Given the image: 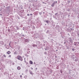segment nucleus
I'll use <instances>...</instances> for the list:
<instances>
[{"mask_svg":"<svg viewBox=\"0 0 79 79\" xmlns=\"http://www.w3.org/2000/svg\"><path fill=\"white\" fill-rule=\"evenodd\" d=\"M36 44L39 45L38 48V49H40V48H42V45L40 44V41L36 42Z\"/></svg>","mask_w":79,"mask_h":79,"instance_id":"f257e3e1","label":"nucleus"},{"mask_svg":"<svg viewBox=\"0 0 79 79\" xmlns=\"http://www.w3.org/2000/svg\"><path fill=\"white\" fill-rule=\"evenodd\" d=\"M24 11V10H20L19 12L18 13V14L20 16H23V14Z\"/></svg>","mask_w":79,"mask_h":79,"instance_id":"f03ea898","label":"nucleus"},{"mask_svg":"<svg viewBox=\"0 0 79 79\" xmlns=\"http://www.w3.org/2000/svg\"><path fill=\"white\" fill-rule=\"evenodd\" d=\"M6 12L7 13H9L10 12V7H6Z\"/></svg>","mask_w":79,"mask_h":79,"instance_id":"7ed1b4c3","label":"nucleus"},{"mask_svg":"<svg viewBox=\"0 0 79 79\" xmlns=\"http://www.w3.org/2000/svg\"><path fill=\"white\" fill-rule=\"evenodd\" d=\"M34 37L35 39H38V37H39V34L38 33H35L34 35Z\"/></svg>","mask_w":79,"mask_h":79,"instance_id":"20e7f679","label":"nucleus"},{"mask_svg":"<svg viewBox=\"0 0 79 79\" xmlns=\"http://www.w3.org/2000/svg\"><path fill=\"white\" fill-rule=\"evenodd\" d=\"M17 59L19 60H20L21 61H23V58L22 57H21V56H17Z\"/></svg>","mask_w":79,"mask_h":79,"instance_id":"39448f33","label":"nucleus"},{"mask_svg":"<svg viewBox=\"0 0 79 79\" xmlns=\"http://www.w3.org/2000/svg\"><path fill=\"white\" fill-rule=\"evenodd\" d=\"M69 40L70 42V43H73V40H72V38H69Z\"/></svg>","mask_w":79,"mask_h":79,"instance_id":"423d86ee","label":"nucleus"},{"mask_svg":"<svg viewBox=\"0 0 79 79\" xmlns=\"http://www.w3.org/2000/svg\"><path fill=\"white\" fill-rule=\"evenodd\" d=\"M25 42H29V39H25L24 40Z\"/></svg>","mask_w":79,"mask_h":79,"instance_id":"0eeeda50","label":"nucleus"},{"mask_svg":"<svg viewBox=\"0 0 79 79\" xmlns=\"http://www.w3.org/2000/svg\"><path fill=\"white\" fill-rule=\"evenodd\" d=\"M30 49H29V48L27 49V53H28V54H29L30 53Z\"/></svg>","mask_w":79,"mask_h":79,"instance_id":"6e6552de","label":"nucleus"},{"mask_svg":"<svg viewBox=\"0 0 79 79\" xmlns=\"http://www.w3.org/2000/svg\"><path fill=\"white\" fill-rule=\"evenodd\" d=\"M56 28L57 30H58V29H59V26L58 25H56Z\"/></svg>","mask_w":79,"mask_h":79,"instance_id":"1a4fd4ad","label":"nucleus"},{"mask_svg":"<svg viewBox=\"0 0 79 79\" xmlns=\"http://www.w3.org/2000/svg\"><path fill=\"white\" fill-rule=\"evenodd\" d=\"M0 45H4V43L3 41L0 42Z\"/></svg>","mask_w":79,"mask_h":79,"instance_id":"9d476101","label":"nucleus"},{"mask_svg":"<svg viewBox=\"0 0 79 79\" xmlns=\"http://www.w3.org/2000/svg\"><path fill=\"white\" fill-rule=\"evenodd\" d=\"M77 42H74L73 45H75V46H76V45H77Z\"/></svg>","mask_w":79,"mask_h":79,"instance_id":"9b49d317","label":"nucleus"},{"mask_svg":"<svg viewBox=\"0 0 79 79\" xmlns=\"http://www.w3.org/2000/svg\"><path fill=\"white\" fill-rule=\"evenodd\" d=\"M32 46L33 47H37V45L35 44H33L32 45Z\"/></svg>","mask_w":79,"mask_h":79,"instance_id":"f8f14e48","label":"nucleus"},{"mask_svg":"<svg viewBox=\"0 0 79 79\" xmlns=\"http://www.w3.org/2000/svg\"><path fill=\"white\" fill-rule=\"evenodd\" d=\"M29 63L30 64H33V62H32V61L30 60L29 61Z\"/></svg>","mask_w":79,"mask_h":79,"instance_id":"ddd939ff","label":"nucleus"},{"mask_svg":"<svg viewBox=\"0 0 79 79\" xmlns=\"http://www.w3.org/2000/svg\"><path fill=\"white\" fill-rule=\"evenodd\" d=\"M7 54H8V55H9V54H10L11 53V52L10 51H8L6 52Z\"/></svg>","mask_w":79,"mask_h":79,"instance_id":"4468645a","label":"nucleus"},{"mask_svg":"<svg viewBox=\"0 0 79 79\" xmlns=\"http://www.w3.org/2000/svg\"><path fill=\"white\" fill-rule=\"evenodd\" d=\"M29 72H30V74H31V75H33V73H32V72L31 71H29Z\"/></svg>","mask_w":79,"mask_h":79,"instance_id":"2eb2a0df","label":"nucleus"},{"mask_svg":"<svg viewBox=\"0 0 79 79\" xmlns=\"http://www.w3.org/2000/svg\"><path fill=\"white\" fill-rule=\"evenodd\" d=\"M55 6V4L53 2V3L52 4V5H51V6H52V7H53Z\"/></svg>","mask_w":79,"mask_h":79,"instance_id":"dca6fc26","label":"nucleus"},{"mask_svg":"<svg viewBox=\"0 0 79 79\" xmlns=\"http://www.w3.org/2000/svg\"><path fill=\"white\" fill-rule=\"evenodd\" d=\"M17 68L18 70H20L21 69V67L19 66H18Z\"/></svg>","mask_w":79,"mask_h":79,"instance_id":"f3484780","label":"nucleus"},{"mask_svg":"<svg viewBox=\"0 0 79 79\" xmlns=\"http://www.w3.org/2000/svg\"><path fill=\"white\" fill-rule=\"evenodd\" d=\"M79 60V59H78V58H76V59H75V61H77Z\"/></svg>","mask_w":79,"mask_h":79,"instance_id":"a211bd4d","label":"nucleus"},{"mask_svg":"<svg viewBox=\"0 0 79 79\" xmlns=\"http://www.w3.org/2000/svg\"><path fill=\"white\" fill-rule=\"evenodd\" d=\"M72 57L73 58V59H74V58H76V56H75V55H73L72 56Z\"/></svg>","mask_w":79,"mask_h":79,"instance_id":"6ab92c4d","label":"nucleus"},{"mask_svg":"<svg viewBox=\"0 0 79 79\" xmlns=\"http://www.w3.org/2000/svg\"><path fill=\"white\" fill-rule=\"evenodd\" d=\"M46 22L48 24V23H50V21L48 20H46Z\"/></svg>","mask_w":79,"mask_h":79,"instance_id":"aec40b11","label":"nucleus"},{"mask_svg":"<svg viewBox=\"0 0 79 79\" xmlns=\"http://www.w3.org/2000/svg\"><path fill=\"white\" fill-rule=\"evenodd\" d=\"M57 1H54L53 3L54 4V5H55V4H56L57 3Z\"/></svg>","mask_w":79,"mask_h":79,"instance_id":"412c9836","label":"nucleus"},{"mask_svg":"<svg viewBox=\"0 0 79 79\" xmlns=\"http://www.w3.org/2000/svg\"><path fill=\"white\" fill-rule=\"evenodd\" d=\"M18 35H19V36H20V37H21L22 36L19 33H18Z\"/></svg>","mask_w":79,"mask_h":79,"instance_id":"4be33fe9","label":"nucleus"},{"mask_svg":"<svg viewBox=\"0 0 79 79\" xmlns=\"http://www.w3.org/2000/svg\"><path fill=\"white\" fill-rule=\"evenodd\" d=\"M8 59H6V60L5 61L6 63H7L8 62Z\"/></svg>","mask_w":79,"mask_h":79,"instance_id":"5701e85b","label":"nucleus"},{"mask_svg":"<svg viewBox=\"0 0 79 79\" xmlns=\"http://www.w3.org/2000/svg\"><path fill=\"white\" fill-rule=\"evenodd\" d=\"M38 5H39L38 6H39V7H40V6H41V4L39 3Z\"/></svg>","mask_w":79,"mask_h":79,"instance_id":"b1692460","label":"nucleus"},{"mask_svg":"<svg viewBox=\"0 0 79 79\" xmlns=\"http://www.w3.org/2000/svg\"><path fill=\"white\" fill-rule=\"evenodd\" d=\"M62 48H63V45H60V49H61Z\"/></svg>","mask_w":79,"mask_h":79,"instance_id":"393cba45","label":"nucleus"},{"mask_svg":"<svg viewBox=\"0 0 79 79\" xmlns=\"http://www.w3.org/2000/svg\"><path fill=\"white\" fill-rule=\"evenodd\" d=\"M6 48H7V49H9V47L8 46H7L6 47Z\"/></svg>","mask_w":79,"mask_h":79,"instance_id":"a878e982","label":"nucleus"},{"mask_svg":"<svg viewBox=\"0 0 79 79\" xmlns=\"http://www.w3.org/2000/svg\"><path fill=\"white\" fill-rule=\"evenodd\" d=\"M60 14L61 16H62V15H63V12H60Z\"/></svg>","mask_w":79,"mask_h":79,"instance_id":"bb28decb","label":"nucleus"},{"mask_svg":"<svg viewBox=\"0 0 79 79\" xmlns=\"http://www.w3.org/2000/svg\"><path fill=\"white\" fill-rule=\"evenodd\" d=\"M31 34H33V33H34V32L33 31H31Z\"/></svg>","mask_w":79,"mask_h":79,"instance_id":"cd10ccee","label":"nucleus"},{"mask_svg":"<svg viewBox=\"0 0 79 79\" xmlns=\"http://www.w3.org/2000/svg\"><path fill=\"white\" fill-rule=\"evenodd\" d=\"M72 51H73V52H74L75 49L74 48H72Z\"/></svg>","mask_w":79,"mask_h":79,"instance_id":"c85d7f7f","label":"nucleus"},{"mask_svg":"<svg viewBox=\"0 0 79 79\" xmlns=\"http://www.w3.org/2000/svg\"><path fill=\"white\" fill-rule=\"evenodd\" d=\"M8 32H10V29H8Z\"/></svg>","mask_w":79,"mask_h":79,"instance_id":"c756f323","label":"nucleus"},{"mask_svg":"<svg viewBox=\"0 0 79 79\" xmlns=\"http://www.w3.org/2000/svg\"><path fill=\"white\" fill-rule=\"evenodd\" d=\"M70 1H68V3H70Z\"/></svg>","mask_w":79,"mask_h":79,"instance_id":"7c9ffc66","label":"nucleus"},{"mask_svg":"<svg viewBox=\"0 0 79 79\" xmlns=\"http://www.w3.org/2000/svg\"><path fill=\"white\" fill-rule=\"evenodd\" d=\"M20 48H21V47H19L18 48V50H19Z\"/></svg>","mask_w":79,"mask_h":79,"instance_id":"2f4dec72","label":"nucleus"},{"mask_svg":"<svg viewBox=\"0 0 79 79\" xmlns=\"http://www.w3.org/2000/svg\"><path fill=\"white\" fill-rule=\"evenodd\" d=\"M14 54H17V52L16 51L15 52Z\"/></svg>","mask_w":79,"mask_h":79,"instance_id":"473e14b6","label":"nucleus"},{"mask_svg":"<svg viewBox=\"0 0 79 79\" xmlns=\"http://www.w3.org/2000/svg\"><path fill=\"white\" fill-rule=\"evenodd\" d=\"M44 54L45 55H47V52H45L44 53Z\"/></svg>","mask_w":79,"mask_h":79,"instance_id":"72a5a7b5","label":"nucleus"},{"mask_svg":"<svg viewBox=\"0 0 79 79\" xmlns=\"http://www.w3.org/2000/svg\"><path fill=\"white\" fill-rule=\"evenodd\" d=\"M52 26L53 27H55V24H53Z\"/></svg>","mask_w":79,"mask_h":79,"instance_id":"f704fd0d","label":"nucleus"},{"mask_svg":"<svg viewBox=\"0 0 79 79\" xmlns=\"http://www.w3.org/2000/svg\"><path fill=\"white\" fill-rule=\"evenodd\" d=\"M3 56H4V57H6V55H5V54H4L3 55Z\"/></svg>","mask_w":79,"mask_h":79,"instance_id":"c9c22d12","label":"nucleus"},{"mask_svg":"<svg viewBox=\"0 0 79 79\" xmlns=\"http://www.w3.org/2000/svg\"><path fill=\"white\" fill-rule=\"evenodd\" d=\"M22 36H23V37H25V36H26V35H22Z\"/></svg>","mask_w":79,"mask_h":79,"instance_id":"e433bc0d","label":"nucleus"},{"mask_svg":"<svg viewBox=\"0 0 79 79\" xmlns=\"http://www.w3.org/2000/svg\"><path fill=\"white\" fill-rule=\"evenodd\" d=\"M77 36H78L79 37V33H78L77 34Z\"/></svg>","mask_w":79,"mask_h":79,"instance_id":"4c0bfd02","label":"nucleus"},{"mask_svg":"<svg viewBox=\"0 0 79 79\" xmlns=\"http://www.w3.org/2000/svg\"><path fill=\"white\" fill-rule=\"evenodd\" d=\"M39 14L40 15H42V12H40Z\"/></svg>","mask_w":79,"mask_h":79,"instance_id":"58836bf2","label":"nucleus"},{"mask_svg":"<svg viewBox=\"0 0 79 79\" xmlns=\"http://www.w3.org/2000/svg\"><path fill=\"white\" fill-rule=\"evenodd\" d=\"M11 56L10 55L8 56V57H9V58H10L11 57Z\"/></svg>","mask_w":79,"mask_h":79,"instance_id":"ea45409f","label":"nucleus"},{"mask_svg":"<svg viewBox=\"0 0 79 79\" xmlns=\"http://www.w3.org/2000/svg\"><path fill=\"white\" fill-rule=\"evenodd\" d=\"M29 15L30 16H31V15L32 16L33 15L32 14H31Z\"/></svg>","mask_w":79,"mask_h":79,"instance_id":"a19ab883","label":"nucleus"},{"mask_svg":"<svg viewBox=\"0 0 79 79\" xmlns=\"http://www.w3.org/2000/svg\"><path fill=\"white\" fill-rule=\"evenodd\" d=\"M26 64H28V63L27 62H26Z\"/></svg>","mask_w":79,"mask_h":79,"instance_id":"79ce46f5","label":"nucleus"},{"mask_svg":"<svg viewBox=\"0 0 79 79\" xmlns=\"http://www.w3.org/2000/svg\"><path fill=\"white\" fill-rule=\"evenodd\" d=\"M28 71V70L27 69L26 70V72H27Z\"/></svg>","mask_w":79,"mask_h":79,"instance_id":"37998d69","label":"nucleus"},{"mask_svg":"<svg viewBox=\"0 0 79 79\" xmlns=\"http://www.w3.org/2000/svg\"><path fill=\"white\" fill-rule=\"evenodd\" d=\"M43 3H44V4H47L46 3H45L44 2H43Z\"/></svg>","mask_w":79,"mask_h":79,"instance_id":"c03bdc74","label":"nucleus"},{"mask_svg":"<svg viewBox=\"0 0 79 79\" xmlns=\"http://www.w3.org/2000/svg\"><path fill=\"white\" fill-rule=\"evenodd\" d=\"M45 50H47V49L46 48H45Z\"/></svg>","mask_w":79,"mask_h":79,"instance_id":"a18cd8bd","label":"nucleus"},{"mask_svg":"<svg viewBox=\"0 0 79 79\" xmlns=\"http://www.w3.org/2000/svg\"><path fill=\"white\" fill-rule=\"evenodd\" d=\"M56 15H58V13H56V14H55V15L56 16Z\"/></svg>","mask_w":79,"mask_h":79,"instance_id":"49530a36","label":"nucleus"},{"mask_svg":"<svg viewBox=\"0 0 79 79\" xmlns=\"http://www.w3.org/2000/svg\"><path fill=\"white\" fill-rule=\"evenodd\" d=\"M77 34H78V33H79V31H77Z\"/></svg>","mask_w":79,"mask_h":79,"instance_id":"de8ad7c7","label":"nucleus"},{"mask_svg":"<svg viewBox=\"0 0 79 79\" xmlns=\"http://www.w3.org/2000/svg\"><path fill=\"white\" fill-rule=\"evenodd\" d=\"M12 64L13 65H14V64H15V63L13 62V63H12Z\"/></svg>","mask_w":79,"mask_h":79,"instance_id":"09e8293b","label":"nucleus"},{"mask_svg":"<svg viewBox=\"0 0 79 79\" xmlns=\"http://www.w3.org/2000/svg\"><path fill=\"white\" fill-rule=\"evenodd\" d=\"M1 60L2 61H4V60L3 59H2Z\"/></svg>","mask_w":79,"mask_h":79,"instance_id":"8fccbe9b","label":"nucleus"},{"mask_svg":"<svg viewBox=\"0 0 79 79\" xmlns=\"http://www.w3.org/2000/svg\"><path fill=\"white\" fill-rule=\"evenodd\" d=\"M24 77H25V78H26V77H27V76H25Z\"/></svg>","mask_w":79,"mask_h":79,"instance_id":"3c124183","label":"nucleus"},{"mask_svg":"<svg viewBox=\"0 0 79 79\" xmlns=\"http://www.w3.org/2000/svg\"><path fill=\"white\" fill-rule=\"evenodd\" d=\"M59 46H60L61 45V44H59Z\"/></svg>","mask_w":79,"mask_h":79,"instance_id":"603ef678","label":"nucleus"},{"mask_svg":"<svg viewBox=\"0 0 79 79\" xmlns=\"http://www.w3.org/2000/svg\"><path fill=\"white\" fill-rule=\"evenodd\" d=\"M70 16V15H68V17H69V16Z\"/></svg>","mask_w":79,"mask_h":79,"instance_id":"864d4df0","label":"nucleus"},{"mask_svg":"<svg viewBox=\"0 0 79 79\" xmlns=\"http://www.w3.org/2000/svg\"><path fill=\"white\" fill-rule=\"evenodd\" d=\"M0 16H2V14H0Z\"/></svg>","mask_w":79,"mask_h":79,"instance_id":"5fc2aeb1","label":"nucleus"},{"mask_svg":"<svg viewBox=\"0 0 79 79\" xmlns=\"http://www.w3.org/2000/svg\"><path fill=\"white\" fill-rule=\"evenodd\" d=\"M34 64H35V62H34L33 63Z\"/></svg>","mask_w":79,"mask_h":79,"instance_id":"6e6d98bb","label":"nucleus"},{"mask_svg":"<svg viewBox=\"0 0 79 79\" xmlns=\"http://www.w3.org/2000/svg\"><path fill=\"white\" fill-rule=\"evenodd\" d=\"M26 60H24V62L25 63H26Z\"/></svg>","mask_w":79,"mask_h":79,"instance_id":"4d7b16f0","label":"nucleus"},{"mask_svg":"<svg viewBox=\"0 0 79 79\" xmlns=\"http://www.w3.org/2000/svg\"><path fill=\"white\" fill-rule=\"evenodd\" d=\"M24 60H26V58H24Z\"/></svg>","mask_w":79,"mask_h":79,"instance_id":"13d9d810","label":"nucleus"},{"mask_svg":"<svg viewBox=\"0 0 79 79\" xmlns=\"http://www.w3.org/2000/svg\"><path fill=\"white\" fill-rule=\"evenodd\" d=\"M33 28L34 29H35V27H33Z\"/></svg>","mask_w":79,"mask_h":79,"instance_id":"bf43d9fd","label":"nucleus"},{"mask_svg":"<svg viewBox=\"0 0 79 79\" xmlns=\"http://www.w3.org/2000/svg\"><path fill=\"white\" fill-rule=\"evenodd\" d=\"M35 70H37V68H36Z\"/></svg>","mask_w":79,"mask_h":79,"instance_id":"052dcab7","label":"nucleus"},{"mask_svg":"<svg viewBox=\"0 0 79 79\" xmlns=\"http://www.w3.org/2000/svg\"><path fill=\"white\" fill-rule=\"evenodd\" d=\"M31 69L32 70V69H33V68H31Z\"/></svg>","mask_w":79,"mask_h":79,"instance_id":"680f3d73","label":"nucleus"},{"mask_svg":"<svg viewBox=\"0 0 79 79\" xmlns=\"http://www.w3.org/2000/svg\"><path fill=\"white\" fill-rule=\"evenodd\" d=\"M27 16H29V14H28L27 15Z\"/></svg>","mask_w":79,"mask_h":79,"instance_id":"e2e57ef3","label":"nucleus"},{"mask_svg":"<svg viewBox=\"0 0 79 79\" xmlns=\"http://www.w3.org/2000/svg\"><path fill=\"white\" fill-rule=\"evenodd\" d=\"M20 77H22V75H20Z\"/></svg>","mask_w":79,"mask_h":79,"instance_id":"0e129e2a","label":"nucleus"},{"mask_svg":"<svg viewBox=\"0 0 79 79\" xmlns=\"http://www.w3.org/2000/svg\"><path fill=\"white\" fill-rule=\"evenodd\" d=\"M47 33H49V31H48L47 32Z\"/></svg>","mask_w":79,"mask_h":79,"instance_id":"69168bd1","label":"nucleus"},{"mask_svg":"<svg viewBox=\"0 0 79 79\" xmlns=\"http://www.w3.org/2000/svg\"><path fill=\"white\" fill-rule=\"evenodd\" d=\"M58 3H60V1H58Z\"/></svg>","mask_w":79,"mask_h":79,"instance_id":"338daca9","label":"nucleus"},{"mask_svg":"<svg viewBox=\"0 0 79 79\" xmlns=\"http://www.w3.org/2000/svg\"><path fill=\"white\" fill-rule=\"evenodd\" d=\"M77 0V1H78V2H79V0Z\"/></svg>","mask_w":79,"mask_h":79,"instance_id":"774afa93","label":"nucleus"}]
</instances>
